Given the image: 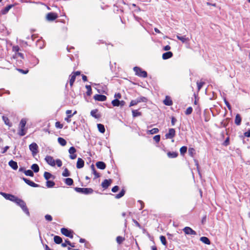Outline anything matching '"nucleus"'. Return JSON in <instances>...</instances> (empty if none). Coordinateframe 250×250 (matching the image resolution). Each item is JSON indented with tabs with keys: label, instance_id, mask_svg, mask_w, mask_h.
Listing matches in <instances>:
<instances>
[{
	"label": "nucleus",
	"instance_id": "45",
	"mask_svg": "<svg viewBox=\"0 0 250 250\" xmlns=\"http://www.w3.org/2000/svg\"><path fill=\"white\" fill-rule=\"evenodd\" d=\"M112 104L114 106H119V100L118 99L113 100L111 102Z\"/></svg>",
	"mask_w": 250,
	"mask_h": 250
},
{
	"label": "nucleus",
	"instance_id": "53",
	"mask_svg": "<svg viewBox=\"0 0 250 250\" xmlns=\"http://www.w3.org/2000/svg\"><path fill=\"white\" fill-rule=\"evenodd\" d=\"M124 240V238L121 236H118L116 238V241L118 244H121Z\"/></svg>",
	"mask_w": 250,
	"mask_h": 250
},
{
	"label": "nucleus",
	"instance_id": "60",
	"mask_svg": "<svg viewBox=\"0 0 250 250\" xmlns=\"http://www.w3.org/2000/svg\"><path fill=\"white\" fill-rule=\"evenodd\" d=\"M119 189V187L117 186H114L112 188V191L113 192H117Z\"/></svg>",
	"mask_w": 250,
	"mask_h": 250
},
{
	"label": "nucleus",
	"instance_id": "33",
	"mask_svg": "<svg viewBox=\"0 0 250 250\" xmlns=\"http://www.w3.org/2000/svg\"><path fill=\"white\" fill-rule=\"evenodd\" d=\"M58 141L62 146H64L66 144V141L62 137H59L58 138Z\"/></svg>",
	"mask_w": 250,
	"mask_h": 250
},
{
	"label": "nucleus",
	"instance_id": "27",
	"mask_svg": "<svg viewBox=\"0 0 250 250\" xmlns=\"http://www.w3.org/2000/svg\"><path fill=\"white\" fill-rule=\"evenodd\" d=\"M54 241L55 242V243L57 244H60L62 243V240L61 237L56 235L54 237Z\"/></svg>",
	"mask_w": 250,
	"mask_h": 250
},
{
	"label": "nucleus",
	"instance_id": "15",
	"mask_svg": "<svg viewBox=\"0 0 250 250\" xmlns=\"http://www.w3.org/2000/svg\"><path fill=\"white\" fill-rule=\"evenodd\" d=\"M22 180L28 185L32 187H38V185L25 178H22Z\"/></svg>",
	"mask_w": 250,
	"mask_h": 250
},
{
	"label": "nucleus",
	"instance_id": "40",
	"mask_svg": "<svg viewBox=\"0 0 250 250\" xmlns=\"http://www.w3.org/2000/svg\"><path fill=\"white\" fill-rule=\"evenodd\" d=\"M43 176L44 178L47 180L50 179L52 177V175L48 172H45L44 173Z\"/></svg>",
	"mask_w": 250,
	"mask_h": 250
},
{
	"label": "nucleus",
	"instance_id": "64",
	"mask_svg": "<svg viewBox=\"0 0 250 250\" xmlns=\"http://www.w3.org/2000/svg\"><path fill=\"white\" fill-rule=\"evenodd\" d=\"M171 47L169 45H167L164 47V50L165 51H168L170 49Z\"/></svg>",
	"mask_w": 250,
	"mask_h": 250
},
{
	"label": "nucleus",
	"instance_id": "5",
	"mask_svg": "<svg viewBox=\"0 0 250 250\" xmlns=\"http://www.w3.org/2000/svg\"><path fill=\"white\" fill-rule=\"evenodd\" d=\"M29 148L30 150L32 152V154L33 156L34 157L38 153L39 147L36 143H32V144H31L29 145Z\"/></svg>",
	"mask_w": 250,
	"mask_h": 250
},
{
	"label": "nucleus",
	"instance_id": "59",
	"mask_svg": "<svg viewBox=\"0 0 250 250\" xmlns=\"http://www.w3.org/2000/svg\"><path fill=\"white\" fill-rule=\"evenodd\" d=\"M56 127L59 128H62L63 127V125L62 124H61L59 122H57L55 124Z\"/></svg>",
	"mask_w": 250,
	"mask_h": 250
},
{
	"label": "nucleus",
	"instance_id": "11",
	"mask_svg": "<svg viewBox=\"0 0 250 250\" xmlns=\"http://www.w3.org/2000/svg\"><path fill=\"white\" fill-rule=\"evenodd\" d=\"M175 135V130L174 128H170L168 132L165 135L166 139H172Z\"/></svg>",
	"mask_w": 250,
	"mask_h": 250
},
{
	"label": "nucleus",
	"instance_id": "14",
	"mask_svg": "<svg viewBox=\"0 0 250 250\" xmlns=\"http://www.w3.org/2000/svg\"><path fill=\"white\" fill-rule=\"evenodd\" d=\"M94 99L96 101L104 102L106 100V97L103 95L96 94L94 96Z\"/></svg>",
	"mask_w": 250,
	"mask_h": 250
},
{
	"label": "nucleus",
	"instance_id": "47",
	"mask_svg": "<svg viewBox=\"0 0 250 250\" xmlns=\"http://www.w3.org/2000/svg\"><path fill=\"white\" fill-rule=\"evenodd\" d=\"M55 185V183L54 182L51 181H47L46 182V186L48 188H52Z\"/></svg>",
	"mask_w": 250,
	"mask_h": 250
},
{
	"label": "nucleus",
	"instance_id": "9",
	"mask_svg": "<svg viewBox=\"0 0 250 250\" xmlns=\"http://www.w3.org/2000/svg\"><path fill=\"white\" fill-rule=\"evenodd\" d=\"M68 152L70 154L69 157L71 159L74 160L77 157V155L75 154L76 149L73 146H71L68 150Z\"/></svg>",
	"mask_w": 250,
	"mask_h": 250
},
{
	"label": "nucleus",
	"instance_id": "56",
	"mask_svg": "<svg viewBox=\"0 0 250 250\" xmlns=\"http://www.w3.org/2000/svg\"><path fill=\"white\" fill-rule=\"evenodd\" d=\"M56 164L58 167H61L62 166V162L60 159H57Z\"/></svg>",
	"mask_w": 250,
	"mask_h": 250
},
{
	"label": "nucleus",
	"instance_id": "3",
	"mask_svg": "<svg viewBox=\"0 0 250 250\" xmlns=\"http://www.w3.org/2000/svg\"><path fill=\"white\" fill-rule=\"evenodd\" d=\"M12 50L15 52V55L13 56L14 59H23L24 56L23 54L18 52L20 50V47L18 45L14 46L12 48Z\"/></svg>",
	"mask_w": 250,
	"mask_h": 250
},
{
	"label": "nucleus",
	"instance_id": "6",
	"mask_svg": "<svg viewBox=\"0 0 250 250\" xmlns=\"http://www.w3.org/2000/svg\"><path fill=\"white\" fill-rule=\"evenodd\" d=\"M61 233L65 236L72 238L73 237V231L66 228H62L61 229Z\"/></svg>",
	"mask_w": 250,
	"mask_h": 250
},
{
	"label": "nucleus",
	"instance_id": "42",
	"mask_svg": "<svg viewBox=\"0 0 250 250\" xmlns=\"http://www.w3.org/2000/svg\"><path fill=\"white\" fill-rule=\"evenodd\" d=\"M125 191L124 189H122V191L120 192L119 194H117L115 196V198L117 199H119L123 197L125 194Z\"/></svg>",
	"mask_w": 250,
	"mask_h": 250
},
{
	"label": "nucleus",
	"instance_id": "8",
	"mask_svg": "<svg viewBox=\"0 0 250 250\" xmlns=\"http://www.w3.org/2000/svg\"><path fill=\"white\" fill-rule=\"evenodd\" d=\"M80 75V72L76 71V72L72 73L70 75L69 83H70V85L71 86H72L73 85V83L75 81L76 76Z\"/></svg>",
	"mask_w": 250,
	"mask_h": 250
},
{
	"label": "nucleus",
	"instance_id": "35",
	"mask_svg": "<svg viewBox=\"0 0 250 250\" xmlns=\"http://www.w3.org/2000/svg\"><path fill=\"white\" fill-rule=\"evenodd\" d=\"M31 169L35 172H38L39 171V167L36 164H33L31 166Z\"/></svg>",
	"mask_w": 250,
	"mask_h": 250
},
{
	"label": "nucleus",
	"instance_id": "44",
	"mask_svg": "<svg viewBox=\"0 0 250 250\" xmlns=\"http://www.w3.org/2000/svg\"><path fill=\"white\" fill-rule=\"evenodd\" d=\"M70 175V172L68 171V170L66 168H65L62 173V175L64 177H68V176H69Z\"/></svg>",
	"mask_w": 250,
	"mask_h": 250
},
{
	"label": "nucleus",
	"instance_id": "62",
	"mask_svg": "<svg viewBox=\"0 0 250 250\" xmlns=\"http://www.w3.org/2000/svg\"><path fill=\"white\" fill-rule=\"evenodd\" d=\"M244 135L245 137H250V129L248 131L244 133Z\"/></svg>",
	"mask_w": 250,
	"mask_h": 250
},
{
	"label": "nucleus",
	"instance_id": "16",
	"mask_svg": "<svg viewBox=\"0 0 250 250\" xmlns=\"http://www.w3.org/2000/svg\"><path fill=\"white\" fill-rule=\"evenodd\" d=\"M111 182H112V180L111 179H109V180L105 179L102 182V186L103 188H106L110 186Z\"/></svg>",
	"mask_w": 250,
	"mask_h": 250
},
{
	"label": "nucleus",
	"instance_id": "20",
	"mask_svg": "<svg viewBox=\"0 0 250 250\" xmlns=\"http://www.w3.org/2000/svg\"><path fill=\"white\" fill-rule=\"evenodd\" d=\"M72 111L71 110H67L66 111V114H67L66 117L65 118L64 120L66 121L67 123H70L71 121L70 118L73 116V115H71Z\"/></svg>",
	"mask_w": 250,
	"mask_h": 250
},
{
	"label": "nucleus",
	"instance_id": "13",
	"mask_svg": "<svg viewBox=\"0 0 250 250\" xmlns=\"http://www.w3.org/2000/svg\"><path fill=\"white\" fill-rule=\"evenodd\" d=\"M58 17L57 14L55 13H49L46 15V19L49 21H53Z\"/></svg>",
	"mask_w": 250,
	"mask_h": 250
},
{
	"label": "nucleus",
	"instance_id": "38",
	"mask_svg": "<svg viewBox=\"0 0 250 250\" xmlns=\"http://www.w3.org/2000/svg\"><path fill=\"white\" fill-rule=\"evenodd\" d=\"M167 156L169 158H174L177 156V153L174 152H168L167 153Z\"/></svg>",
	"mask_w": 250,
	"mask_h": 250
},
{
	"label": "nucleus",
	"instance_id": "46",
	"mask_svg": "<svg viewBox=\"0 0 250 250\" xmlns=\"http://www.w3.org/2000/svg\"><path fill=\"white\" fill-rule=\"evenodd\" d=\"M160 241H161V243L164 246H166V245H167V241H166V237L164 236H162H162H160Z\"/></svg>",
	"mask_w": 250,
	"mask_h": 250
},
{
	"label": "nucleus",
	"instance_id": "36",
	"mask_svg": "<svg viewBox=\"0 0 250 250\" xmlns=\"http://www.w3.org/2000/svg\"><path fill=\"white\" fill-rule=\"evenodd\" d=\"M2 120H3V121L4 122L5 125H8L9 126H11V124H10V123L9 122V120L8 118L7 117L3 116H2Z\"/></svg>",
	"mask_w": 250,
	"mask_h": 250
},
{
	"label": "nucleus",
	"instance_id": "17",
	"mask_svg": "<svg viewBox=\"0 0 250 250\" xmlns=\"http://www.w3.org/2000/svg\"><path fill=\"white\" fill-rule=\"evenodd\" d=\"M164 104L168 106L171 105L173 104L172 101L171 100V98L168 96H167L165 98V99L163 101Z\"/></svg>",
	"mask_w": 250,
	"mask_h": 250
},
{
	"label": "nucleus",
	"instance_id": "4",
	"mask_svg": "<svg viewBox=\"0 0 250 250\" xmlns=\"http://www.w3.org/2000/svg\"><path fill=\"white\" fill-rule=\"evenodd\" d=\"M75 190L77 192L84 194H91L93 192V190L91 188H75Z\"/></svg>",
	"mask_w": 250,
	"mask_h": 250
},
{
	"label": "nucleus",
	"instance_id": "7",
	"mask_svg": "<svg viewBox=\"0 0 250 250\" xmlns=\"http://www.w3.org/2000/svg\"><path fill=\"white\" fill-rule=\"evenodd\" d=\"M0 194L6 199L9 200L10 201L15 202L16 199H17V197L15 196L10 194H7L4 192H0Z\"/></svg>",
	"mask_w": 250,
	"mask_h": 250
},
{
	"label": "nucleus",
	"instance_id": "23",
	"mask_svg": "<svg viewBox=\"0 0 250 250\" xmlns=\"http://www.w3.org/2000/svg\"><path fill=\"white\" fill-rule=\"evenodd\" d=\"M96 165L98 168L101 169H104L106 167L105 163L101 161L97 162Z\"/></svg>",
	"mask_w": 250,
	"mask_h": 250
},
{
	"label": "nucleus",
	"instance_id": "30",
	"mask_svg": "<svg viewBox=\"0 0 250 250\" xmlns=\"http://www.w3.org/2000/svg\"><path fill=\"white\" fill-rule=\"evenodd\" d=\"M159 129L157 128H154L151 130H148L146 131L148 134H156L159 132Z\"/></svg>",
	"mask_w": 250,
	"mask_h": 250
},
{
	"label": "nucleus",
	"instance_id": "24",
	"mask_svg": "<svg viewBox=\"0 0 250 250\" xmlns=\"http://www.w3.org/2000/svg\"><path fill=\"white\" fill-rule=\"evenodd\" d=\"M200 240L201 242H202L204 244H206L207 245H209L210 244V240L207 237H205V236L201 237L200 238Z\"/></svg>",
	"mask_w": 250,
	"mask_h": 250
},
{
	"label": "nucleus",
	"instance_id": "22",
	"mask_svg": "<svg viewBox=\"0 0 250 250\" xmlns=\"http://www.w3.org/2000/svg\"><path fill=\"white\" fill-rule=\"evenodd\" d=\"M177 38L181 41L183 43L189 41V39L188 38H187L185 36H180L179 35H177Z\"/></svg>",
	"mask_w": 250,
	"mask_h": 250
},
{
	"label": "nucleus",
	"instance_id": "21",
	"mask_svg": "<svg viewBox=\"0 0 250 250\" xmlns=\"http://www.w3.org/2000/svg\"><path fill=\"white\" fill-rule=\"evenodd\" d=\"M8 164L9 166L14 170L17 169L18 167L17 163L13 160L10 161Z\"/></svg>",
	"mask_w": 250,
	"mask_h": 250
},
{
	"label": "nucleus",
	"instance_id": "2",
	"mask_svg": "<svg viewBox=\"0 0 250 250\" xmlns=\"http://www.w3.org/2000/svg\"><path fill=\"white\" fill-rule=\"evenodd\" d=\"M133 70L135 73V75L140 77L146 78L147 76V72L139 67H134L133 68Z\"/></svg>",
	"mask_w": 250,
	"mask_h": 250
},
{
	"label": "nucleus",
	"instance_id": "28",
	"mask_svg": "<svg viewBox=\"0 0 250 250\" xmlns=\"http://www.w3.org/2000/svg\"><path fill=\"white\" fill-rule=\"evenodd\" d=\"M241 118L239 114H237L235 117V124L237 125H239L241 124Z\"/></svg>",
	"mask_w": 250,
	"mask_h": 250
},
{
	"label": "nucleus",
	"instance_id": "57",
	"mask_svg": "<svg viewBox=\"0 0 250 250\" xmlns=\"http://www.w3.org/2000/svg\"><path fill=\"white\" fill-rule=\"evenodd\" d=\"M45 218L47 221H51L52 220V217L50 215L47 214L45 216Z\"/></svg>",
	"mask_w": 250,
	"mask_h": 250
},
{
	"label": "nucleus",
	"instance_id": "39",
	"mask_svg": "<svg viewBox=\"0 0 250 250\" xmlns=\"http://www.w3.org/2000/svg\"><path fill=\"white\" fill-rule=\"evenodd\" d=\"M24 173L26 176H29L31 177H33L34 176V173L32 170H24Z\"/></svg>",
	"mask_w": 250,
	"mask_h": 250
},
{
	"label": "nucleus",
	"instance_id": "49",
	"mask_svg": "<svg viewBox=\"0 0 250 250\" xmlns=\"http://www.w3.org/2000/svg\"><path fill=\"white\" fill-rule=\"evenodd\" d=\"M137 101H138V103L141 102H146V98L144 97H140L138 98Z\"/></svg>",
	"mask_w": 250,
	"mask_h": 250
},
{
	"label": "nucleus",
	"instance_id": "12",
	"mask_svg": "<svg viewBox=\"0 0 250 250\" xmlns=\"http://www.w3.org/2000/svg\"><path fill=\"white\" fill-rule=\"evenodd\" d=\"M184 232L186 234L196 235V232L188 227H186L183 229Z\"/></svg>",
	"mask_w": 250,
	"mask_h": 250
},
{
	"label": "nucleus",
	"instance_id": "63",
	"mask_svg": "<svg viewBox=\"0 0 250 250\" xmlns=\"http://www.w3.org/2000/svg\"><path fill=\"white\" fill-rule=\"evenodd\" d=\"M176 122V119L174 117H172L171 118V124H172V125H174L175 123Z\"/></svg>",
	"mask_w": 250,
	"mask_h": 250
},
{
	"label": "nucleus",
	"instance_id": "1",
	"mask_svg": "<svg viewBox=\"0 0 250 250\" xmlns=\"http://www.w3.org/2000/svg\"><path fill=\"white\" fill-rule=\"evenodd\" d=\"M17 205L19 206L23 211L28 216H30V213L27 207H26V203L23 200L18 198V197L14 202Z\"/></svg>",
	"mask_w": 250,
	"mask_h": 250
},
{
	"label": "nucleus",
	"instance_id": "52",
	"mask_svg": "<svg viewBox=\"0 0 250 250\" xmlns=\"http://www.w3.org/2000/svg\"><path fill=\"white\" fill-rule=\"evenodd\" d=\"M192 112V108L191 107H188L186 112H185V114L186 115H189Z\"/></svg>",
	"mask_w": 250,
	"mask_h": 250
},
{
	"label": "nucleus",
	"instance_id": "34",
	"mask_svg": "<svg viewBox=\"0 0 250 250\" xmlns=\"http://www.w3.org/2000/svg\"><path fill=\"white\" fill-rule=\"evenodd\" d=\"M65 183L68 186H71L73 184V180L70 178H67L64 179Z\"/></svg>",
	"mask_w": 250,
	"mask_h": 250
},
{
	"label": "nucleus",
	"instance_id": "61",
	"mask_svg": "<svg viewBox=\"0 0 250 250\" xmlns=\"http://www.w3.org/2000/svg\"><path fill=\"white\" fill-rule=\"evenodd\" d=\"M114 97L116 98V99H120L121 98V95L120 93H116L114 95Z\"/></svg>",
	"mask_w": 250,
	"mask_h": 250
},
{
	"label": "nucleus",
	"instance_id": "48",
	"mask_svg": "<svg viewBox=\"0 0 250 250\" xmlns=\"http://www.w3.org/2000/svg\"><path fill=\"white\" fill-rule=\"evenodd\" d=\"M132 115L134 117H137V116L141 115V113L138 112L136 110H133L132 111Z\"/></svg>",
	"mask_w": 250,
	"mask_h": 250
},
{
	"label": "nucleus",
	"instance_id": "51",
	"mask_svg": "<svg viewBox=\"0 0 250 250\" xmlns=\"http://www.w3.org/2000/svg\"><path fill=\"white\" fill-rule=\"evenodd\" d=\"M187 147L186 146H182L181 148H180V153L181 154H185L186 152H187Z\"/></svg>",
	"mask_w": 250,
	"mask_h": 250
},
{
	"label": "nucleus",
	"instance_id": "50",
	"mask_svg": "<svg viewBox=\"0 0 250 250\" xmlns=\"http://www.w3.org/2000/svg\"><path fill=\"white\" fill-rule=\"evenodd\" d=\"M138 104V101H137V99L134 100H132L130 103L129 106L130 107V106L135 105L137 104Z\"/></svg>",
	"mask_w": 250,
	"mask_h": 250
},
{
	"label": "nucleus",
	"instance_id": "25",
	"mask_svg": "<svg viewBox=\"0 0 250 250\" xmlns=\"http://www.w3.org/2000/svg\"><path fill=\"white\" fill-rule=\"evenodd\" d=\"M97 112H98L97 109L92 110H91V111L90 112V114L92 117H94L96 119H98V118H100V116L99 114H97Z\"/></svg>",
	"mask_w": 250,
	"mask_h": 250
},
{
	"label": "nucleus",
	"instance_id": "58",
	"mask_svg": "<svg viewBox=\"0 0 250 250\" xmlns=\"http://www.w3.org/2000/svg\"><path fill=\"white\" fill-rule=\"evenodd\" d=\"M197 84L198 89L199 90L202 88V87L203 86V85L204 84V83H203V82H197Z\"/></svg>",
	"mask_w": 250,
	"mask_h": 250
},
{
	"label": "nucleus",
	"instance_id": "32",
	"mask_svg": "<svg viewBox=\"0 0 250 250\" xmlns=\"http://www.w3.org/2000/svg\"><path fill=\"white\" fill-rule=\"evenodd\" d=\"M68 245L70 246L71 247H74L75 246L74 244L71 243V242L67 239L65 240V242L62 244V246L63 248L66 247V245Z\"/></svg>",
	"mask_w": 250,
	"mask_h": 250
},
{
	"label": "nucleus",
	"instance_id": "43",
	"mask_svg": "<svg viewBox=\"0 0 250 250\" xmlns=\"http://www.w3.org/2000/svg\"><path fill=\"white\" fill-rule=\"evenodd\" d=\"M37 45L38 46L39 48H42L43 46V42L41 40H39L37 42Z\"/></svg>",
	"mask_w": 250,
	"mask_h": 250
},
{
	"label": "nucleus",
	"instance_id": "55",
	"mask_svg": "<svg viewBox=\"0 0 250 250\" xmlns=\"http://www.w3.org/2000/svg\"><path fill=\"white\" fill-rule=\"evenodd\" d=\"M18 133L21 136H24L25 134V129H20Z\"/></svg>",
	"mask_w": 250,
	"mask_h": 250
},
{
	"label": "nucleus",
	"instance_id": "37",
	"mask_svg": "<svg viewBox=\"0 0 250 250\" xmlns=\"http://www.w3.org/2000/svg\"><path fill=\"white\" fill-rule=\"evenodd\" d=\"M13 6V5H9L8 6H7L6 7H5V8L2 10V13L3 14H5L6 13H7L9 11V10Z\"/></svg>",
	"mask_w": 250,
	"mask_h": 250
},
{
	"label": "nucleus",
	"instance_id": "54",
	"mask_svg": "<svg viewBox=\"0 0 250 250\" xmlns=\"http://www.w3.org/2000/svg\"><path fill=\"white\" fill-rule=\"evenodd\" d=\"M153 139L154 140L157 142V143H158L159 142L160 140V135H155L154 137H153Z\"/></svg>",
	"mask_w": 250,
	"mask_h": 250
},
{
	"label": "nucleus",
	"instance_id": "18",
	"mask_svg": "<svg viewBox=\"0 0 250 250\" xmlns=\"http://www.w3.org/2000/svg\"><path fill=\"white\" fill-rule=\"evenodd\" d=\"M84 161L80 158H79L77 160V168H81L83 167L84 166Z\"/></svg>",
	"mask_w": 250,
	"mask_h": 250
},
{
	"label": "nucleus",
	"instance_id": "41",
	"mask_svg": "<svg viewBox=\"0 0 250 250\" xmlns=\"http://www.w3.org/2000/svg\"><path fill=\"white\" fill-rule=\"evenodd\" d=\"M85 88L87 89L86 94L88 96H90L92 94V89L90 85H86Z\"/></svg>",
	"mask_w": 250,
	"mask_h": 250
},
{
	"label": "nucleus",
	"instance_id": "31",
	"mask_svg": "<svg viewBox=\"0 0 250 250\" xmlns=\"http://www.w3.org/2000/svg\"><path fill=\"white\" fill-rule=\"evenodd\" d=\"M98 129L99 132L104 133L105 132V128L103 125L101 124H97Z\"/></svg>",
	"mask_w": 250,
	"mask_h": 250
},
{
	"label": "nucleus",
	"instance_id": "29",
	"mask_svg": "<svg viewBox=\"0 0 250 250\" xmlns=\"http://www.w3.org/2000/svg\"><path fill=\"white\" fill-rule=\"evenodd\" d=\"M91 169L92 170V173L95 175V177H94L95 179L97 178L100 177V174L98 172H97V171H96L94 166L93 165H92L91 166Z\"/></svg>",
	"mask_w": 250,
	"mask_h": 250
},
{
	"label": "nucleus",
	"instance_id": "19",
	"mask_svg": "<svg viewBox=\"0 0 250 250\" xmlns=\"http://www.w3.org/2000/svg\"><path fill=\"white\" fill-rule=\"evenodd\" d=\"M173 56V53L170 52L168 51L167 52H166L164 53L162 55V58L163 60H167L170 58H171Z\"/></svg>",
	"mask_w": 250,
	"mask_h": 250
},
{
	"label": "nucleus",
	"instance_id": "10",
	"mask_svg": "<svg viewBox=\"0 0 250 250\" xmlns=\"http://www.w3.org/2000/svg\"><path fill=\"white\" fill-rule=\"evenodd\" d=\"M46 163L51 166L54 167L55 166V161L53 158L51 156H46L45 158Z\"/></svg>",
	"mask_w": 250,
	"mask_h": 250
},
{
	"label": "nucleus",
	"instance_id": "26",
	"mask_svg": "<svg viewBox=\"0 0 250 250\" xmlns=\"http://www.w3.org/2000/svg\"><path fill=\"white\" fill-rule=\"evenodd\" d=\"M26 124V119L23 118L21 120L20 123V129H25V126Z\"/></svg>",
	"mask_w": 250,
	"mask_h": 250
}]
</instances>
